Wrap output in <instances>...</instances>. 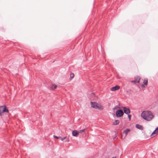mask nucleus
<instances>
[{"label":"nucleus","instance_id":"6","mask_svg":"<svg viewBox=\"0 0 158 158\" xmlns=\"http://www.w3.org/2000/svg\"><path fill=\"white\" fill-rule=\"evenodd\" d=\"M120 88V86L118 85H116L114 87H113L110 89V90L112 91H115L118 89Z\"/></svg>","mask_w":158,"mask_h":158},{"label":"nucleus","instance_id":"2","mask_svg":"<svg viewBox=\"0 0 158 158\" xmlns=\"http://www.w3.org/2000/svg\"><path fill=\"white\" fill-rule=\"evenodd\" d=\"M91 107L95 109L102 110L103 109V107L102 106L98 104L96 102H91Z\"/></svg>","mask_w":158,"mask_h":158},{"label":"nucleus","instance_id":"12","mask_svg":"<svg viewBox=\"0 0 158 158\" xmlns=\"http://www.w3.org/2000/svg\"><path fill=\"white\" fill-rule=\"evenodd\" d=\"M119 123V120H116L113 123V124L114 125H118Z\"/></svg>","mask_w":158,"mask_h":158},{"label":"nucleus","instance_id":"21","mask_svg":"<svg viewBox=\"0 0 158 158\" xmlns=\"http://www.w3.org/2000/svg\"><path fill=\"white\" fill-rule=\"evenodd\" d=\"M128 118H129V119H130L131 118V115H128Z\"/></svg>","mask_w":158,"mask_h":158},{"label":"nucleus","instance_id":"9","mask_svg":"<svg viewBox=\"0 0 158 158\" xmlns=\"http://www.w3.org/2000/svg\"><path fill=\"white\" fill-rule=\"evenodd\" d=\"M135 81H136V82L138 83H139L140 77L139 76H136L135 77Z\"/></svg>","mask_w":158,"mask_h":158},{"label":"nucleus","instance_id":"20","mask_svg":"<svg viewBox=\"0 0 158 158\" xmlns=\"http://www.w3.org/2000/svg\"><path fill=\"white\" fill-rule=\"evenodd\" d=\"M131 82L132 83H135L136 82V81H131Z\"/></svg>","mask_w":158,"mask_h":158},{"label":"nucleus","instance_id":"7","mask_svg":"<svg viewBox=\"0 0 158 158\" xmlns=\"http://www.w3.org/2000/svg\"><path fill=\"white\" fill-rule=\"evenodd\" d=\"M78 132L77 130H74L72 132L73 135L74 136H76L78 134Z\"/></svg>","mask_w":158,"mask_h":158},{"label":"nucleus","instance_id":"19","mask_svg":"<svg viewBox=\"0 0 158 158\" xmlns=\"http://www.w3.org/2000/svg\"><path fill=\"white\" fill-rule=\"evenodd\" d=\"M156 129L153 131V132H152V135H151V136H152V135H153L154 134H155V132H156Z\"/></svg>","mask_w":158,"mask_h":158},{"label":"nucleus","instance_id":"8","mask_svg":"<svg viewBox=\"0 0 158 158\" xmlns=\"http://www.w3.org/2000/svg\"><path fill=\"white\" fill-rule=\"evenodd\" d=\"M136 127L137 128H138L140 130H143V127L140 125H139V124H137L136 125Z\"/></svg>","mask_w":158,"mask_h":158},{"label":"nucleus","instance_id":"15","mask_svg":"<svg viewBox=\"0 0 158 158\" xmlns=\"http://www.w3.org/2000/svg\"><path fill=\"white\" fill-rule=\"evenodd\" d=\"M85 131V129H82V130H80L78 132L79 133H81L82 132H84Z\"/></svg>","mask_w":158,"mask_h":158},{"label":"nucleus","instance_id":"3","mask_svg":"<svg viewBox=\"0 0 158 158\" xmlns=\"http://www.w3.org/2000/svg\"><path fill=\"white\" fill-rule=\"evenodd\" d=\"M4 112H8V110L7 109L5 106H0V116H2L4 114Z\"/></svg>","mask_w":158,"mask_h":158},{"label":"nucleus","instance_id":"1","mask_svg":"<svg viewBox=\"0 0 158 158\" xmlns=\"http://www.w3.org/2000/svg\"><path fill=\"white\" fill-rule=\"evenodd\" d=\"M141 116L144 120L148 121H151L154 118L152 112L148 110L143 111Z\"/></svg>","mask_w":158,"mask_h":158},{"label":"nucleus","instance_id":"14","mask_svg":"<svg viewBox=\"0 0 158 158\" xmlns=\"http://www.w3.org/2000/svg\"><path fill=\"white\" fill-rule=\"evenodd\" d=\"M74 77V74L73 73H71L70 74V78L72 79Z\"/></svg>","mask_w":158,"mask_h":158},{"label":"nucleus","instance_id":"18","mask_svg":"<svg viewBox=\"0 0 158 158\" xmlns=\"http://www.w3.org/2000/svg\"><path fill=\"white\" fill-rule=\"evenodd\" d=\"M60 137V139H61V140L62 141H63V140L65 139L66 138V137H64L63 138H62V137Z\"/></svg>","mask_w":158,"mask_h":158},{"label":"nucleus","instance_id":"13","mask_svg":"<svg viewBox=\"0 0 158 158\" xmlns=\"http://www.w3.org/2000/svg\"><path fill=\"white\" fill-rule=\"evenodd\" d=\"M144 85H147L148 84V80H144L143 82Z\"/></svg>","mask_w":158,"mask_h":158},{"label":"nucleus","instance_id":"17","mask_svg":"<svg viewBox=\"0 0 158 158\" xmlns=\"http://www.w3.org/2000/svg\"><path fill=\"white\" fill-rule=\"evenodd\" d=\"M60 136L58 137V136H56L55 135H53V137L54 138H56L57 139H60Z\"/></svg>","mask_w":158,"mask_h":158},{"label":"nucleus","instance_id":"10","mask_svg":"<svg viewBox=\"0 0 158 158\" xmlns=\"http://www.w3.org/2000/svg\"><path fill=\"white\" fill-rule=\"evenodd\" d=\"M120 104H119L118 105L116 106L113 109L114 111L117 110L119 108H120Z\"/></svg>","mask_w":158,"mask_h":158},{"label":"nucleus","instance_id":"11","mask_svg":"<svg viewBox=\"0 0 158 158\" xmlns=\"http://www.w3.org/2000/svg\"><path fill=\"white\" fill-rule=\"evenodd\" d=\"M130 131V130L129 129H127L125 130L123 132V133L125 134L126 135H127L128 133Z\"/></svg>","mask_w":158,"mask_h":158},{"label":"nucleus","instance_id":"23","mask_svg":"<svg viewBox=\"0 0 158 158\" xmlns=\"http://www.w3.org/2000/svg\"><path fill=\"white\" fill-rule=\"evenodd\" d=\"M156 130H158V127H157L156 128Z\"/></svg>","mask_w":158,"mask_h":158},{"label":"nucleus","instance_id":"4","mask_svg":"<svg viewBox=\"0 0 158 158\" xmlns=\"http://www.w3.org/2000/svg\"><path fill=\"white\" fill-rule=\"evenodd\" d=\"M124 114V113L123 110H119L116 112V116L117 117H120L122 116Z\"/></svg>","mask_w":158,"mask_h":158},{"label":"nucleus","instance_id":"16","mask_svg":"<svg viewBox=\"0 0 158 158\" xmlns=\"http://www.w3.org/2000/svg\"><path fill=\"white\" fill-rule=\"evenodd\" d=\"M52 86L53 87V88H52V89H55L57 87V86L56 85H52Z\"/></svg>","mask_w":158,"mask_h":158},{"label":"nucleus","instance_id":"5","mask_svg":"<svg viewBox=\"0 0 158 158\" xmlns=\"http://www.w3.org/2000/svg\"><path fill=\"white\" fill-rule=\"evenodd\" d=\"M123 110H124V112L126 114H128L130 113V111L129 109L125 107H124L123 108Z\"/></svg>","mask_w":158,"mask_h":158},{"label":"nucleus","instance_id":"22","mask_svg":"<svg viewBox=\"0 0 158 158\" xmlns=\"http://www.w3.org/2000/svg\"><path fill=\"white\" fill-rule=\"evenodd\" d=\"M141 87L143 88V87H145V86L143 84H142L141 85Z\"/></svg>","mask_w":158,"mask_h":158}]
</instances>
